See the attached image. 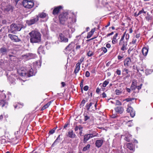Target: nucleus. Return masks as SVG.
<instances>
[{
    "label": "nucleus",
    "instance_id": "nucleus-2",
    "mask_svg": "<svg viewBox=\"0 0 153 153\" xmlns=\"http://www.w3.org/2000/svg\"><path fill=\"white\" fill-rule=\"evenodd\" d=\"M23 27V25L22 24H12L10 26V31L12 33H15L16 32L20 31Z\"/></svg>",
    "mask_w": 153,
    "mask_h": 153
},
{
    "label": "nucleus",
    "instance_id": "nucleus-8",
    "mask_svg": "<svg viewBox=\"0 0 153 153\" xmlns=\"http://www.w3.org/2000/svg\"><path fill=\"white\" fill-rule=\"evenodd\" d=\"M94 104V103L93 102H90L87 103L85 107L87 111L94 113L95 111V110L93 109V107L92 105Z\"/></svg>",
    "mask_w": 153,
    "mask_h": 153
},
{
    "label": "nucleus",
    "instance_id": "nucleus-5",
    "mask_svg": "<svg viewBox=\"0 0 153 153\" xmlns=\"http://www.w3.org/2000/svg\"><path fill=\"white\" fill-rule=\"evenodd\" d=\"M22 2L23 6L26 8H31L34 5V3L32 1H27L26 0H23Z\"/></svg>",
    "mask_w": 153,
    "mask_h": 153
},
{
    "label": "nucleus",
    "instance_id": "nucleus-60",
    "mask_svg": "<svg viewBox=\"0 0 153 153\" xmlns=\"http://www.w3.org/2000/svg\"><path fill=\"white\" fill-rule=\"evenodd\" d=\"M142 84H141L139 86H137V88L138 90H139L141 88L142 86Z\"/></svg>",
    "mask_w": 153,
    "mask_h": 153
},
{
    "label": "nucleus",
    "instance_id": "nucleus-44",
    "mask_svg": "<svg viewBox=\"0 0 153 153\" xmlns=\"http://www.w3.org/2000/svg\"><path fill=\"white\" fill-rule=\"evenodd\" d=\"M115 94L117 95L120 94L122 93V91L116 89L115 91Z\"/></svg>",
    "mask_w": 153,
    "mask_h": 153
},
{
    "label": "nucleus",
    "instance_id": "nucleus-4",
    "mask_svg": "<svg viewBox=\"0 0 153 153\" xmlns=\"http://www.w3.org/2000/svg\"><path fill=\"white\" fill-rule=\"evenodd\" d=\"M6 98V95L3 92L0 91V106L3 107L4 106L7 107L8 103L4 100Z\"/></svg>",
    "mask_w": 153,
    "mask_h": 153
},
{
    "label": "nucleus",
    "instance_id": "nucleus-64",
    "mask_svg": "<svg viewBox=\"0 0 153 153\" xmlns=\"http://www.w3.org/2000/svg\"><path fill=\"white\" fill-rule=\"evenodd\" d=\"M106 47L108 48H110L111 47V45L109 43L107 44L106 45Z\"/></svg>",
    "mask_w": 153,
    "mask_h": 153
},
{
    "label": "nucleus",
    "instance_id": "nucleus-14",
    "mask_svg": "<svg viewBox=\"0 0 153 153\" xmlns=\"http://www.w3.org/2000/svg\"><path fill=\"white\" fill-rule=\"evenodd\" d=\"M131 63V60L130 58H126L124 61V65L125 66L127 67L129 66Z\"/></svg>",
    "mask_w": 153,
    "mask_h": 153
},
{
    "label": "nucleus",
    "instance_id": "nucleus-7",
    "mask_svg": "<svg viewBox=\"0 0 153 153\" xmlns=\"http://www.w3.org/2000/svg\"><path fill=\"white\" fill-rule=\"evenodd\" d=\"M38 20V16H37L36 18H33L29 20H27L26 21V23L28 25L30 26L34 24Z\"/></svg>",
    "mask_w": 153,
    "mask_h": 153
},
{
    "label": "nucleus",
    "instance_id": "nucleus-1",
    "mask_svg": "<svg viewBox=\"0 0 153 153\" xmlns=\"http://www.w3.org/2000/svg\"><path fill=\"white\" fill-rule=\"evenodd\" d=\"M30 42L32 43H39L41 41V34L38 31L33 30L29 33Z\"/></svg>",
    "mask_w": 153,
    "mask_h": 153
},
{
    "label": "nucleus",
    "instance_id": "nucleus-47",
    "mask_svg": "<svg viewBox=\"0 0 153 153\" xmlns=\"http://www.w3.org/2000/svg\"><path fill=\"white\" fill-rule=\"evenodd\" d=\"M142 13H144L145 14L146 13V12L144 11V10L143 9H142V10L140 11L138 13L137 16H138L139 15Z\"/></svg>",
    "mask_w": 153,
    "mask_h": 153
},
{
    "label": "nucleus",
    "instance_id": "nucleus-23",
    "mask_svg": "<svg viewBox=\"0 0 153 153\" xmlns=\"http://www.w3.org/2000/svg\"><path fill=\"white\" fill-rule=\"evenodd\" d=\"M136 85V81L135 80L133 81L131 87V89L132 90H134L137 88V86Z\"/></svg>",
    "mask_w": 153,
    "mask_h": 153
},
{
    "label": "nucleus",
    "instance_id": "nucleus-46",
    "mask_svg": "<svg viewBox=\"0 0 153 153\" xmlns=\"http://www.w3.org/2000/svg\"><path fill=\"white\" fill-rule=\"evenodd\" d=\"M89 134H93L95 133V137L97 136V135L98 134L96 132L93 131H92L91 130L89 131Z\"/></svg>",
    "mask_w": 153,
    "mask_h": 153
},
{
    "label": "nucleus",
    "instance_id": "nucleus-49",
    "mask_svg": "<svg viewBox=\"0 0 153 153\" xmlns=\"http://www.w3.org/2000/svg\"><path fill=\"white\" fill-rule=\"evenodd\" d=\"M116 105H122V103L119 100H116Z\"/></svg>",
    "mask_w": 153,
    "mask_h": 153
},
{
    "label": "nucleus",
    "instance_id": "nucleus-45",
    "mask_svg": "<svg viewBox=\"0 0 153 153\" xmlns=\"http://www.w3.org/2000/svg\"><path fill=\"white\" fill-rule=\"evenodd\" d=\"M152 72V71L150 69V70H146V74L148 75L149 74H151Z\"/></svg>",
    "mask_w": 153,
    "mask_h": 153
},
{
    "label": "nucleus",
    "instance_id": "nucleus-27",
    "mask_svg": "<svg viewBox=\"0 0 153 153\" xmlns=\"http://www.w3.org/2000/svg\"><path fill=\"white\" fill-rule=\"evenodd\" d=\"M24 56L27 57L28 59H31L35 57L36 56V55L32 53H29L28 55H25Z\"/></svg>",
    "mask_w": 153,
    "mask_h": 153
},
{
    "label": "nucleus",
    "instance_id": "nucleus-61",
    "mask_svg": "<svg viewBox=\"0 0 153 153\" xmlns=\"http://www.w3.org/2000/svg\"><path fill=\"white\" fill-rule=\"evenodd\" d=\"M95 31V28H94L92 29L91 30L90 32L93 34Z\"/></svg>",
    "mask_w": 153,
    "mask_h": 153
},
{
    "label": "nucleus",
    "instance_id": "nucleus-37",
    "mask_svg": "<svg viewBox=\"0 0 153 153\" xmlns=\"http://www.w3.org/2000/svg\"><path fill=\"white\" fill-rule=\"evenodd\" d=\"M127 148L130 150H133V146L132 143H128L127 144Z\"/></svg>",
    "mask_w": 153,
    "mask_h": 153
},
{
    "label": "nucleus",
    "instance_id": "nucleus-56",
    "mask_svg": "<svg viewBox=\"0 0 153 153\" xmlns=\"http://www.w3.org/2000/svg\"><path fill=\"white\" fill-rule=\"evenodd\" d=\"M123 72H126V74H128V70L126 68H124L123 70Z\"/></svg>",
    "mask_w": 153,
    "mask_h": 153
},
{
    "label": "nucleus",
    "instance_id": "nucleus-50",
    "mask_svg": "<svg viewBox=\"0 0 153 153\" xmlns=\"http://www.w3.org/2000/svg\"><path fill=\"white\" fill-rule=\"evenodd\" d=\"M63 33L64 35H65L66 36V35H68L69 34V30H67L64 31L63 32Z\"/></svg>",
    "mask_w": 153,
    "mask_h": 153
},
{
    "label": "nucleus",
    "instance_id": "nucleus-62",
    "mask_svg": "<svg viewBox=\"0 0 153 153\" xmlns=\"http://www.w3.org/2000/svg\"><path fill=\"white\" fill-rule=\"evenodd\" d=\"M123 56H120V55H118V56H117L118 59L119 60L121 59H122L123 58Z\"/></svg>",
    "mask_w": 153,
    "mask_h": 153
},
{
    "label": "nucleus",
    "instance_id": "nucleus-24",
    "mask_svg": "<svg viewBox=\"0 0 153 153\" xmlns=\"http://www.w3.org/2000/svg\"><path fill=\"white\" fill-rule=\"evenodd\" d=\"M11 9V6L9 5L6 6L5 7H2V9L5 12L9 11Z\"/></svg>",
    "mask_w": 153,
    "mask_h": 153
},
{
    "label": "nucleus",
    "instance_id": "nucleus-25",
    "mask_svg": "<svg viewBox=\"0 0 153 153\" xmlns=\"http://www.w3.org/2000/svg\"><path fill=\"white\" fill-rule=\"evenodd\" d=\"M38 53L39 54H45V51L44 50V48L42 46H40L38 49Z\"/></svg>",
    "mask_w": 153,
    "mask_h": 153
},
{
    "label": "nucleus",
    "instance_id": "nucleus-11",
    "mask_svg": "<svg viewBox=\"0 0 153 153\" xmlns=\"http://www.w3.org/2000/svg\"><path fill=\"white\" fill-rule=\"evenodd\" d=\"M8 37L10 38L11 40L15 42H19L21 41L20 39H19L18 36L14 35L9 34Z\"/></svg>",
    "mask_w": 153,
    "mask_h": 153
},
{
    "label": "nucleus",
    "instance_id": "nucleus-35",
    "mask_svg": "<svg viewBox=\"0 0 153 153\" xmlns=\"http://www.w3.org/2000/svg\"><path fill=\"white\" fill-rule=\"evenodd\" d=\"M76 22V20L75 19H73L69 17V19H68L67 22L68 23H70L72 24Z\"/></svg>",
    "mask_w": 153,
    "mask_h": 153
},
{
    "label": "nucleus",
    "instance_id": "nucleus-10",
    "mask_svg": "<svg viewBox=\"0 0 153 153\" xmlns=\"http://www.w3.org/2000/svg\"><path fill=\"white\" fill-rule=\"evenodd\" d=\"M23 69V68H21V69L19 70L18 71V72L19 74L22 76L28 77L27 76H28V74L27 72V70L26 69L24 70Z\"/></svg>",
    "mask_w": 153,
    "mask_h": 153
},
{
    "label": "nucleus",
    "instance_id": "nucleus-58",
    "mask_svg": "<svg viewBox=\"0 0 153 153\" xmlns=\"http://www.w3.org/2000/svg\"><path fill=\"white\" fill-rule=\"evenodd\" d=\"M84 90L85 91H87L88 89V87L87 85H85L84 87Z\"/></svg>",
    "mask_w": 153,
    "mask_h": 153
},
{
    "label": "nucleus",
    "instance_id": "nucleus-19",
    "mask_svg": "<svg viewBox=\"0 0 153 153\" xmlns=\"http://www.w3.org/2000/svg\"><path fill=\"white\" fill-rule=\"evenodd\" d=\"M67 136L68 137L71 138H74L76 136L72 130L68 131L67 134Z\"/></svg>",
    "mask_w": 153,
    "mask_h": 153
},
{
    "label": "nucleus",
    "instance_id": "nucleus-43",
    "mask_svg": "<svg viewBox=\"0 0 153 153\" xmlns=\"http://www.w3.org/2000/svg\"><path fill=\"white\" fill-rule=\"evenodd\" d=\"M109 82L107 80L105 81L102 84V86L104 87H105L106 85L108 84Z\"/></svg>",
    "mask_w": 153,
    "mask_h": 153
},
{
    "label": "nucleus",
    "instance_id": "nucleus-59",
    "mask_svg": "<svg viewBox=\"0 0 153 153\" xmlns=\"http://www.w3.org/2000/svg\"><path fill=\"white\" fill-rule=\"evenodd\" d=\"M133 50V48H130L128 51V54H130L131 52V51Z\"/></svg>",
    "mask_w": 153,
    "mask_h": 153
},
{
    "label": "nucleus",
    "instance_id": "nucleus-6",
    "mask_svg": "<svg viewBox=\"0 0 153 153\" xmlns=\"http://www.w3.org/2000/svg\"><path fill=\"white\" fill-rule=\"evenodd\" d=\"M119 45L122 46L121 48L122 51H124L127 49V46L128 45V42L125 41L123 39V38L122 39L121 38L119 42Z\"/></svg>",
    "mask_w": 153,
    "mask_h": 153
},
{
    "label": "nucleus",
    "instance_id": "nucleus-48",
    "mask_svg": "<svg viewBox=\"0 0 153 153\" xmlns=\"http://www.w3.org/2000/svg\"><path fill=\"white\" fill-rule=\"evenodd\" d=\"M87 55L89 56H91L93 55V53L91 51H89L87 53Z\"/></svg>",
    "mask_w": 153,
    "mask_h": 153
},
{
    "label": "nucleus",
    "instance_id": "nucleus-41",
    "mask_svg": "<svg viewBox=\"0 0 153 153\" xmlns=\"http://www.w3.org/2000/svg\"><path fill=\"white\" fill-rule=\"evenodd\" d=\"M137 42V39L134 37L133 39L132 40L131 42V43L133 45H136V42Z\"/></svg>",
    "mask_w": 153,
    "mask_h": 153
},
{
    "label": "nucleus",
    "instance_id": "nucleus-28",
    "mask_svg": "<svg viewBox=\"0 0 153 153\" xmlns=\"http://www.w3.org/2000/svg\"><path fill=\"white\" fill-rule=\"evenodd\" d=\"M27 72L28 74V76H27L28 77L32 76L34 75L33 70L32 68H31V69L30 70H27Z\"/></svg>",
    "mask_w": 153,
    "mask_h": 153
},
{
    "label": "nucleus",
    "instance_id": "nucleus-26",
    "mask_svg": "<svg viewBox=\"0 0 153 153\" xmlns=\"http://www.w3.org/2000/svg\"><path fill=\"white\" fill-rule=\"evenodd\" d=\"M80 69V65L79 64H76L75 66V68L74 71V73L76 74L79 71Z\"/></svg>",
    "mask_w": 153,
    "mask_h": 153
},
{
    "label": "nucleus",
    "instance_id": "nucleus-55",
    "mask_svg": "<svg viewBox=\"0 0 153 153\" xmlns=\"http://www.w3.org/2000/svg\"><path fill=\"white\" fill-rule=\"evenodd\" d=\"M85 100H83L81 102L80 105H82V106H83L84 105V104H85Z\"/></svg>",
    "mask_w": 153,
    "mask_h": 153
},
{
    "label": "nucleus",
    "instance_id": "nucleus-40",
    "mask_svg": "<svg viewBox=\"0 0 153 153\" xmlns=\"http://www.w3.org/2000/svg\"><path fill=\"white\" fill-rule=\"evenodd\" d=\"M131 139V136L129 135V136L126 137L125 138V140L128 142H130Z\"/></svg>",
    "mask_w": 153,
    "mask_h": 153
},
{
    "label": "nucleus",
    "instance_id": "nucleus-29",
    "mask_svg": "<svg viewBox=\"0 0 153 153\" xmlns=\"http://www.w3.org/2000/svg\"><path fill=\"white\" fill-rule=\"evenodd\" d=\"M118 35V34L117 33H116L115 34L113 37L112 42L114 44H115L117 42V40L116 38Z\"/></svg>",
    "mask_w": 153,
    "mask_h": 153
},
{
    "label": "nucleus",
    "instance_id": "nucleus-42",
    "mask_svg": "<svg viewBox=\"0 0 153 153\" xmlns=\"http://www.w3.org/2000/svg\"><path fill=\"white\" fill-rule=\"evenodd\" d=\"M84 59V58L83 57H81L80 60L78 61V62L76 64H79V65H80L81 63L83 61Z\"/></svg>",
    "mask_w": 153,
    "mask_h": 153
},
{
    "label": "nucleus",
    "instance_id": "nucleus-15",
    "mask_svg": "<svg viewBox=\"0 0 153 153\" xmlns=\"http://www.w3.org/2000/svg\"><path fill=\"white\" fill-rule=\"evenodd\" d=\"M8 51L7 48L5 47H3L0 49V53L1 55L6 54L8 52Z\"/></svg>",
    "mask_w": 153,
    "mask_h": 153
},
{
    "label": "nucleus",
    "instance_id": "nucleus-39",
    "mask_svg": "<svg viewBox=\"0 0 153 153\" xmlns=\"http://www.w3.org/2000/svg\"><path fill=\"white\" fill-rule=\"evenodd\" d=\"M82 129V127L81 125H79L78 126H76L74 130L75 131H77L78 130H81Z\"/></svg>",
    "mask_w": 153,
    "mask_h": 153
},
{
    "label": "nucleus",
    "instance_id": "nucleus-20",
    "mask_svg": "<svg viewBox=\"0 0 153 153\" xmlns=\"http://www.w3.org/2000/svg\"><path fill=\"white\" fill-rule=\"evenodd\" d=\"M115 111L119 114H121L123 111V108L121 106H118L115 108Z\"/></svg>",
    "mask_w": 153,
    "mask_h": 153
},
{
    "label": "nucleus",
    "instance_id": "nucleus-21",
    "mask_svg": "<svg viewBox=\"0 0 153 153\" xmlns=\"http://www.w3.org/2000/svg\"><path fill=\"white\" fill-rule=\"evenodd\" d=\"M41 62L39 60L33 63V67L35 68H39L41 66Z\"/></svg>",
    "mask_w": 153,
    "mask_h": 153
},
{
    "label": "nucleus",
    "instance_id": "nucleus-57",
    "mask_svg": "<svg viewBox=\"0 0 153 153\" xmlns=\"http://www.w3.org/2000/svg\"><path fill=\"white\" fill-rule=\"evenodd\" d=\"M132 100V99L130 98H128L126 99L125 100H124V101H126L127 102H129L130 101H131Z\"/></svg>",
    "mask_w": 153,
    "mask_h": 153
},
{
    "label": "nucleus",
    "instance_id": "nucleus-53",
    "mask_svg": "<svg viewBox=\"0 0 153 153\" xmlns=\"http://www.w3.org/2000/svg\"><path fill=\"white\" fill-rule=\"evenodd\" d=\"M76 50L79 49L80 48L81 46L78 44H76Z\"/></svg>",
    "mask_w": 153,
    "mask_h": 153
},
{
    "label": "nucleus",
    "instance_id": "nucleus-22",
    "mask_svg": "<svg viewBox=\"0 0 153 153\" xmlns=\"http://www.w3.org/2000/svg\"><path fill=\"white\" fill-rule=\"evenodd\" d=\"M129 35L128 33H126V31H125L122 37L121 38V39H122L123 37V39L124 40V38L125 37V38L126 39V41H127L128 42V40L129 38Z\"/></svg>",
    "mask_w": 153,
    "mask_h": 153
},
{
    "label": "nucleus",
    "instance_id": "nucleus-30",
    "mask_svg": "<svg viewBox=\"0 0 153 153\" xmlns=\"http://www.w3.org/2000/svg\"><path fill=\"white\" fill-rule=\"evenodd\" d=\"M60 135H59L58 137L56 139V140L55 141L54 143L52 144V146H54V145H56L59 142H60L61 141V139L60 138Z\"/></svg>",
    "mask_w": 153,
    "mask_h": 153
},
{
    "label": "nucleus",
    "instance_id": "nucleus-12",
    "mask_svg": "<svg viewBox=\"0 0 153 153\" xmlns=\"http://www.w3.org/2000/svg\"><path fill=\"white\" fill-rule=\"evenodd\" d=\"M128 108L127 109V111L129 113L131 116L133 117L135 115V112L133 108L131 107L128 105Z\"/></svg>",
    "mask_w": 153,
    "mask_h": 153
},
{
    "label": "nucleus",
    "instance_id": "nucleus-17",
    "mask_svg": "<svg viewBox=\"0 0 153 153\" xmlns=\"http://www.w3.org/2000/svg\"><path fill=\"white\" fill-rule=\"evenodd\" d=\"M62 7L60 6L55 7L53 10V14L54 15L57 14L60 10L62 9Z\"/></svg>",
    "mask_w": 153,
    "mask_h": 153
},
{
    "label": "nucleus",
    "instance_id": "nucleus-9",
    "mask_svg": "<svg viewBox=\"0 0 153 153\" xmlns=\"http://www.w3.org/2000/svg\"><path fill=\"white\" fill-rule=\"evenodd\" d=\"M95 137V133L85 134L84 137L83 143H85L90 138Z\"/></svg>",
    "mask_w": 153,
    "mask_h": 153
},
{
    "label": "nucleus",
    "instance_id": "nucleus-33",
    "mask_svg": "<svg viewBox=\"0 0 153 153\" xmlns=\"http://www.w3.org/2000/svg\"><path fill=\"white\" fill-rule=\"evenodd\" d=\"M38 16L39 18L40 17L42 18H43L46 17L47 14L44 12L41 13L39 14Z\"/></svg>",
    "mask_w": 153,
    "mask_h": 153
},
{
    "label": "nucleus",
    "instance_id": "nucleus-51",
    "mask_svg": "<svg viewBox=\"0 0 153 153\" xmlns=\"http://www.w3.org/2000/svg\"><path fill=\"white\" fill-rule=\"evenodd\" d=\"M93 35V34L89 32L88 33V35L87 36V39H89Z\"/></svg>",
    "mask_w": 153,
    "mask_h": 153
},
{
    "label": "nucleus",
    "instance_id": "nucleus-34",
    "mask_svg": "<svg viewBox=\"0 0 153 153\" xmlns=\"http://www.w3.org/2000/svg\"><path fill=\"white\" fill-rule=\"evenodd\" d=\"M84 120L85 121H86L90 119V116L89 114H84Z\"/></svg>",
    "mask_w": 153,
    "mask_h": 153
},
{
    "label": "nucleus",
    "instance_id": "nucleus-63",
    "mask_svg": "<svg viewBox=\"0 0 153 153\" xmlns=\"http://www.w3.org/2000/svg\"><path fill=\"white\" fill-rule=\"evenodd\" d=\"M54 132L55 131H54V130H53V129H52L49 131V133L51 134H52L53 133H54Z\"/></svg>",
    "mask_w": 153,
    "mask_h": 153
},
{
    "label": "nucleus",
    "instance_id": "nucleus-32",
    "mask_svg": "<svg viewBox=\"0 0 153 153\" xmlns=\"http://www.w3.org/2000/svg\"><path fill=\"white\" fill-rule=\"evenodd\" d=\"M51 102L50 101L48 103H47L45 105L41 108V110L42 111H43L45 109L47 108L50 105Z\"/></svg>",
    "mask_w": 153,
    "mask_h": 153
},
{
    "label": "nucleus",
    "instance_id": "nucleus-3",
    "mask_svg": "<svg viewBox=\"0 0 153 153\" xmlns=\"http://www.w3.org/2000/svg\"><path fill=\"white\" fill-rule=\"evenodd\" d=\"M68 14L67 12H63L59 16L60 23L64 25L67 22L68 18Z\"/></svg>",
    "mask_w": 153,
    "mask_h": 153
},
{
    "label": "nucleus",
    "instance_id": "nucleus-52",
    "mask_svg": "<svg viewBox=\"0 0 153 153\" xmlns=\"http://www.w3.org/2000/svg\"><path fill=\"white\" fill-rule=\"evenodd\" d=\"M90 75V74L89 71H87L86 72L85 75L86 77H89Z\"/></svg>",
    "mask_w": 153,
    "mask_h": 153
},
{
    "label": "nucleus",
    "instance_id": "nucleus-13",
    "mask_svg": "<svg viewBox=\"0 0 153 153\" xmlns=\"http://www.w3.org/2000/svg\"><path fill=\"white\" fill-rule=\"evenodd\" d=\"M74 43L73 42H71L66 47L65 49L67 52L69 53L74 49Z\"/></svg>",
    "mask_w": 153,
    "mask_h": 153
},
{
    "label": "nucleus",
    "instance_id": "nucleus-16",
    "mask_svg": "<svg viewBox=\"0 0 153 153\" xmlns=\"http://www.w3.org/2000/svg\"><path fill=\"white\" fill-rule=\"evenodd\" d=\"M59 37L61 42H67L68 41V39L64 37V35L62 33L59 34Z\"/></svg>",
    "mask_w": 153,
    "mask_h": 153
},
{
    "label": "nucleus",
    "instance_id": "nucleus-38",
    "mask_svg": "<svg viewBox=\"0 0 153 153\" xmlns=\"http://www.w3.org/2000/svg\"><path fill=\"white\" fill-rule=\"evenodd\" d=\"M101 50L102 51H103V52L102 53V54L100 55V56H101L104 53H106L107 51V50L106 48L105 47H102L101 48Z\"/></svg>",
    "mask_w": 153,
    "mask_h": 153
},
{
    "label": "nucleus",
    "instance_id": "nucleus-31",
    "mask_svg": "<svg viewBox=\"0 0 153 153\" xmlns=\"http://www.w3.org/2000/svg\"><path fill=\"white\" fill-rule=\"evenodd\" d=\"M148 51V49L146 47H144L143 48L142 52L143 55L144 56H146L147 55Z\"/></svg>",
    "mask_w": 153,
    "mask_h": 153
},
{
    "label": "nucleus",
    "instance_id": "nucleus-54",
    "mask_svg": "<svg viewBox=\"0 0 153 153\" xmlns=\"http://www.w3.org/2000/svg\"><path fill=\"white\" fill-rule=\"evenodd\" d=\"M116 73L117 74L119 75L121 74V71L117 69L116 71Z\"/></svg>",
    "mask_w": 153,
    "mask_h": 153
},
{
    "label": "nucleus",
    "instance_id": "nucleus-36",
    "mask_svg": "<svg viewBox=\"0 0 153 153\" xmlns=\"http://www.w3.org/2000/svg\"><path fill=\"white\" fill-rule=\"evenodd\" d=\"M91 145L89 144H88L87 146H85L83 149L82 151H87L89 149Z\"/></svg>",
    "mask_w": 153,
    "mask_h": 153
},
{
    "label": "nucleus",
    "instance_id": "nucleus-18",
    "mask_svg": "<svg viewBox=\"0 0 153 153\" xmlns=\"http://www.w3.org/2000/svg\"><path fill=\"white\" fill-rule=\"evenodd\" d=\"M103 142L102 139L97 140L95 143L96 146L98 148L100 147L102 144Z\"/></svg>",
    "mask_w": 153,
    "mask_h": 153
}]
</instances>
